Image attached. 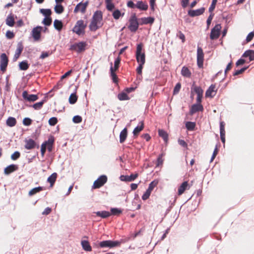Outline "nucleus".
<instances>
[{"label":"nucleus","mask_w":254,"mask_h":254,"mask_svg":"<svg viewBox=\"0 0 254 254\" xmlns=\"http://www.w3.org/2000/svg\"><path fill=\"white\" fill-rule=\"evenodd\" d=\"M129 24L128 29L131 32H135L138 28L139 23L137 21V18L135 15L132 16L129 19Z\"/></svg>","instance_id":"0eeeda50"},{"label":"nucleus","mask_w":254,"mask_h":254,"mask_svg":"<svg viewBox=\"0 0 254 254\" xmlns=\"http://www.w3.org/2000/svg\"><path fill=\"white\" fill-rule=\"evenodd\" d=\"M102 13L101 11H96L93 14L89 28L91 31H96L102 26Z\"/></svg>","instance_id":"f257e3e1"},{"label":"nucleus","mask_w":254,"mask_h":254,"mask_svg":"<svg viewBox=\"0 0 254 254\" xmlns=\"http://www.w3.org/2000/svg\"><path fill=\"white\" fill-rule=\"evenodd\" d=\"M86 44L85 42H81L77 43H75L70 46V49L72 51H75L78 53H80L85 50Z\"/></svg>","instance_id":"1a4fd4ad"},{"label":"nucleus","mask_w":254,"mask_h":254,"mask_svg":"<svg viewBox=\"0 0 254 254\" xmlns=\"http://www.w3.org/2000/svg\"><path fill=\"white\" fill-rule=\"evenodd\" d=\"M118 98L120 101L127 100L129 99L127 93L125 92L119 93L118 95Z\"/></svg>","instance_id":"4c0bfd02"},{"label":"nucleus","mask_w":254,"mask_h":254,"mask_svg":"<svg viewBox=\"0 0 254 254\" xmlns=\"http://www.w3.org/2000/svg\"><path fill=\"white\" fill-rule=\"evenodd\" d=\"M157 182L152 181L149 184L147 190L151 192L155 188V187L157 185Z\"/></svg>","instance_id":"603ef678"},{"label":"nucleus","mask_w":254,"mask_h":254,"mask_svg":"<svg viewBox=\"0 0 254 254\" xmlns=\"http://www.w3.org/2000/svg\"><path fill=\"white\" fill-rule=\"evenodd\" d=\"M54 142V138L53 137H51L48 139L47 141L44 142V144H45L46 148H47L49 152H51L52 150Z\"/></svg>","instance_id":"4be33fe9"},{"label":"nucleus","mask_w":254,"mask_h":254,"mask_svg":"<svg viewBox=\"0 0 254 254\" xmlns=\"http://www.w3.org/2000/svg\"><path fill=\"white\" fill-rule=\"evenodd\" d=\"M6 125L10 127H14L16 124V119L13 117H9L6 120Z\"/></svg>","instance_id":"f704fd0d"},{"label":"nucleus","mask_w":254,"mask_h":254,"mask_svg":"<svg viewBox=\"0 0 254 254\" xmlns=\"http://www.w3.org/2000/svg\"><path fill=\"white\" fill-rule=\"evenodd\" d=\"M195 127V124L194 122H187L186 123V127L189 130H193Z\"/></svg>","instance_id":"c03bdc74"},{"label":"nucleus","mask_w":254,"mask_h":254,"mask_svg":"<svg viewBox=\"0 0 254 254\" xmlns=\"http://www.w3.org/2000/svg\"><path fill=\"white\" fill-rule=\"evenodd\" d=\"M188 182L185 181L183 182L178 189V194L179 195H182L184 192L185 190H186L188 189Z\"/></svg>","instance_id":"cd10ccee"},{"label":"nucleus","mask_w":254,"mask_h":254,"mask_svg":"<svg viewBox=\"0 0 254 254\" xmlns=\"http://www.w3.org/2000/svg\"><path fill=\"white\" fill-rule=\"evenodd\" d=\"M105 3L107 10L112 11L115 7V5L112 2V0H105Z\"/></svg>","instance_id":"e433bc0d"},{"label":"nucleus","mask_w":254,"mask_h":254,"mask_svg":"<svg viewBox=\"0 0 254 254\" xmlns=\"http://www.w3.org/2000/svg\"><path fill=\"white\" fill-rule=\"evenodd\" d=\"M122 243V241H119L106 240L100 242L99 245L101 248H113L120 246Z\"/></svg>","instance_id":"20e7f679"},{"label":"nucleus","mask_w":254,"mask_h":254,"mask_svg":"<svg viewBox=\"0 0 254 254\" xmlns=\"http://www.w3.org/2000/svg\"><path fill=\"white\" fill-rule=\"evenodd\" d=\"M50 54L51 53H50V52H42L40 56V58L42 59H45L48 57Z\"/></svg>","instance_id":"774afa93"},{"label":"nucleus","mask_w":254,"mask_h":254,"mask_svg":"<svg viewBox=\"0 0 254 254\" xmlns=\"http://www.w3.org/2000/svg\"><path fill=\"white\" fill-rule=\"evenodd\" d=\"M205 8L201 7L196 10H190L188 11V14L191 17L199 16L203 13Z\"/></svg>","instance_id":"dca6fc26"},{"label":"nucleus","mask_w":254,"mask_h":254,"mask_svg":"<svg viewBox=\"0 0 254 254\" xmlns=\"http://www.w3.org/2000/svg\"><path fill=\"white\" fill-rule=\"evenodd\" d=\"M254 37V32H250L247 36L246 38V41L247 42H250Z\"/></svg>","instance_id":"052dcab7"},{"label":"nucleus","mask_w":254,"mask_h":254,"mask_svg":"<svg viewBox=\"0 0 254 254\" xmlns=\"http://www.w3.org/2000/svg\"><path fill=\"white\" fill-rule=\"evenodd\" d=\"M57 176V173H54L49 177H48L47 181L50 183L51 187L53 186L55 183L56 180Z\"/></svg>","instance_id":"c9c22d12"},{"label":"nucleus","mask_w":254,"mask_h":254,"mask_svg":"<svg viewBox=\"0 0 254 254\" xmlns=\"http://www.w3.org/2000/svg\"><path fill=\"white\" fill-rule=\"evenodd\" d=\"M17 169L18 167L17 165L14 164L10 165L5 168L4 173L6 175H8L16 170Z\"/></svg>","instance_id":"5701e85b"},{"label":"nucleus","mask_w":254,"mask_h":254,"mask_svg":"<svg viewBox=\"0 0 254 254\" xmlns=\"http://www.w3.org/2000/svg\"><path fill=\"white\" fill-rule=\"evenodd\" d=\"M136 59L138 64H144L145 63V55L142 52V45L139 44L137 45L136 51Z\"/></svg>","instance_id":"f03ea898"},{"label":"nucleus","mask_w":254,"mask_h":254,"mask_svg":"<svg viewBox=\"0 0 254 254\" xmlns=\"http://www.w3.org/2000/svg\"><path fill=\"white\" fill-rule=\"evenodd\" d=\"M45 102L44 100L41 102L36 103L32 105L33 108L35 110H40L43 107V105Z\"/></svg>","instance_id":"de8ad7c7"},{"label":"nucleus","mask_w":254,"mask_h":254,"mask_svg":"<svg viewBox=\"0 0 254 254\" xmlns=\"http://www.w3.org/2000/svg\"><path fill=\"white\" fill-rule=\"evenodd\" d=\"M52 18L50 17H46L43 19L42 23L46 26H50L52 23Z\"/></svg>","instance_id":"09e8293b"},{"label":"nucleus","mask_w":254,"mask_h":254,"mask_svg":"<svg viewBox=\"0 0 254 254\" xmlns=\"http://www.w3.org/2000/svg\"><path fill=\"white\" fill-rule=\"evenodd\" d=\"M243 57H249L250 61L254 60V51L253 50H248L246 51L243 54Z\"/></svg>","instance_id":"c85d7f7f"},{"label":"nucleus","mask_w":254,"mask_h":254,"mask_svg":"<svg viewBox=\"0 0 254 254\" xmlns=\"http://www.w3.org/2000/svg\"><path fill=\"white\" fill-rule=\"evenodd\" d=\"M22 95L25 100L29 102H34L38 99V97L37 95L29 94L26 91H24Z\"/></svg>","instance_id":"4468645a"},{"label":"nucleus","mask_w":254,"mask_h":254,"mask_svg":"<svg viewBox=\"0 0 254 254\" xmlns=\"http://www.w3.org/2000/svg\"><path fill=\"white\" fill-rule=\"evenodd\" d=\"M31 120L28 118H25L23 120V124L25 126H29L31 124Z\"/></svg>","instance_id":"e2e57ef3"},{"label":"nucleus","mask_w":254,"mask_h":254,"mask_svg":"<svg viewBox=\"0 0 254 254\" xmlns=\"http://www.w3.org/2000/svg\"><path fill=\"white\" fill-rule=\"evenodd\" d=\"M181 84L180 83H178L176 85V86L174 89V94H177L179 92V91L181 89Z\"/></svg>","instance_id":"bf43d9fd"},{"label":"nucleus","mask_w":254,"mask_h":254,"mask_svg":"<svg viewBox=\"0 0 254 254\" xmlns=\"http://www.w3.org/2000/svg\"><path fill=\"white\" fill-rule=\"evenodd\" d=\"M6 24L7 25L12 27L14 24V19L12 14H9L7 16L6 19Z\"/></svg>","instance_id":"c756f323"},{"label":"nucleus","mask_w":254,"mask_h":254,"mask_svg":"<svg viewBox=\"0 0 254 254\" xmlns=\"http://www.w3.org/2000/svg\"><path fill=\"white\" fill-rule=\"evenodd\" d=\"M138 176L137 174H131L129 176H125V175H122L120 177V180L122 181H125V182H131L134 181Z\"/></svg>","instance_id":"f3484780"},{"label":"nucleus","mask_w":254,"mask_h":254,"mask_svg":"<svg viewBox=\"0 0 254 254\" xmlns=\"http://www.w3.org/2000/svg\"><path fill=\"white\" fill-rule=\"evenodd\" d=\"M55 11L58 14H61L64 12V8L60 3H57L54 8Z\"/></svg>","instance_id":"ea45409f"},{"label":"nucleus","mask_w":254,"mask_h":254,"mask_svg":"<svg viewBox=\"0 0 254 254\" xmlns=\"http://www.w3.org/2000/svg\"><path fill=\"white\" fill-rule=\"evenodd\" d=\"M54 26L56 29L60 31L63 26V23L61 21L56 19L54 22Z\"/></svg>","instance_id":"72a5a7b5"},{"label":"nucleus","mask_w":254,"mask_h":254,"mask_svg":"<svg viewBox=\"0 0 254 254\" xmlns=\"http://www.w3.org/2000/svg\"><path fill=\"white\" fill-rule=\"evenodd\" d=\"M121 62V58L119 56L115 59L114 62V67L112 66V63H111V66L110 67L111 76L112 77L113 80L114 82H117V77L115 73V71L117 70L119 67V64Z\"/></svg>","instance_id":"39448f33"},{"label":"nucleus","mask_w":254,"mask_h":254,"mask_svg":"<svg viewBox=\"0 0 254 254\" xmlns=\"http://www.w3.org/2000/svg\"><path fill=\"white\" fill-rule=\"evenodd\" d=\"M40 12L46 17H50V15L52 13L51 10L50 9H41Z\"/></svg>","instance_id":"a18cd8bd"},{"label":"nucleus","mask_w":254,"mask_h":254,"mask_svg":"<svg viewBox=\"0 0 254 254\" xmlns=\"http://www.w3.org/2000/svg\"><path fill=\"white\" fill-rule=\"evenodd\" d=\"M107 178L105 175H102L96 180L93 186L94 189L99 188L103 186L107 182Z\"/></svg>","instance_id":"9d476101"},{"label":"nucleus","mask_w":254,"mask_h":254,"mask_svg":"<svg viewBox=\"0 0 254 254\" xmlns=\"http://www.w3.org/2000/svg\"><path fill=\"white\" fill-rule=\"evenodd\" d=\"M19 68L22 70H27L29 67V64L27 61H23L19 64Z\"/></svg>","instance_id":"79ce46f5"},{"label":"nucleus","mask_w":254,"mask_h":254,"mask_svg":"<svg viewBox=\"0 0 254 254\" xmlns=\"http://www.w3.org/2000/svg\"><path fill=\"white\" fill-rule=\"evenodd\" d=\"M140 24H152L154 22V19L153 17H142L139 19Z\"/></svg>","instance_id":"412c9836"},{"label":"nucleus","mask_w":254,"mask_h":254,"mask_svg":"<svg viewBox=\"0 0 254 254\" xmlns=\"http://www.w3.org/2000/svg\"><path fill=\"white\" fill-rule=\"evenodd\" d=\"M247 67H244L241 68L240 70H236L235 73H234V75H237L240 74L242 73L244 71H245L247 69Z\"/></svg>","instance_id":"338daca9"},{"label":"nucleus","mask_w":254,"mask_h":254,"mask_svg":"<svg viewBox=\"0 0 254 254\" xmlns=\"http://www.w3.org/2000/svg\"><path fill=\"white\" fill-rule=\"evenodd\" d=\"M220 138L222 142L223 143H225V131L224 128V124L223 122H221L220 125Z\"/></svg>","instance_id":"b1692460"},{"label":"nucleus","mask_w":254,"mask_h":254,"mask_svg":"<svg viewBox=\"0 0 254 254\" xmlns=\"http://www.w3.org/2000/svg\"><path fill=\"white\" fill-rule=\"evenodd\" d=\"M192 89L197 95H203V91L200 87L193 85Z\"/></svg>","instance_id":"58836bf2"},{"label":"nucleus","mask_w":254,"mask_h":254,"mask_svg":"<svg viewBox=\"0 0 254 254\" xmlns=\"http://www.w3.org/2000/svg\"><path fill=\"white\" fill-rule=\"evenodd\" d=\"M14 34L13 32L9 30L7 31L6 33V37L7 39H10L14 37Z\"/></svg>","instance_id":"680f3d73"},{"label":"nucleus","mask_w":254,"mask_h":254,"mask_svg":"<svg viewBox=\"0 0 254 254\" xmlns=\"http://www.w3.org/2000/svg\"><path fill=\"white\" fill-rule=\"evenodd\" d=\"M204 60V54L201 48L198 47L197 49V64L199 68L202 67Z\"/></svg>","instance_id":"6e6552de"},{"label":"nucleus","mask_w":254,"mask_h":254,"mask_svg":"<svg viewBox=\"0 0 254 254\" xmlns=\"http://www.w3.org/2000/svg\"><path fill=\"white\" fill-rule=\"evenodd\" d=\"M23 47L21 43H18L17 45V49L15 51V54L13 57V61H16L19 57L21 52L23 51Z\"/></svg>","instance_id":"6ab92c4d"},{"label":"nucleus","mask_w":254,"mask_h":254,"mask_svg":"<svg viewBox=\"0 0 254 254\" xmlns=\"http://www.w3.org/2000/svg\"><path fill=\"white\" fill-rule=\"evenodd\" d=\"M46 150V145H45V144H44V143H43L41 145V155H42V157L44 156Z\"/></svg>","instance_id":"69168bd1"},{"label":"nucleus","mask_w":254,"mask_h":254,"mask_svg":"<svg viewBox=\"0 0 254 254\" xmlns=\"http://www.w3.org/2000/svg\"><path fill=\"white\" fill-rule=\"evenodd\" d=\"M217 0H212L211 4L209 8V12H212L214 10L215 7V5L217 3Z\"/></svg>","instance_id":"4d7b16f0"},{"label":"nucleus","mask_w":254,"mask_h":254,"mask_svg":"<svg viewBox=\"0 0 254 254\" xmlns=\"http://www.w3.org/2000/svg\"><path fill=\"white\" fill-rule=\"evenodd\" d=\"M86 27V24H84V21L82 20H79L76 22L72 31L78 35H83L85 33V29Z\"/></svg>","instance_id":"7ed1b4c3"},{"label":"nucleus","mask_w":254,"mask_h":254,"mask_svg":"<svg viewBox=\"0 0 254 254\" xmlns=\"http://www.w3.org/2000/svg\"><path fill=\"white\" fill-rule=\"evenodd\" d=\"M159 135L160 136L162 137L165 141H167L168 140V134L164 130L159 129L158 131Z\"/></svg>","instance_id":"37998d69"},{"label":"nucleus","mask_w":254,"mask_h":254,"mask_svg":"<svg viewBox=\"0 0 254 254\" xmlns=\"http://www.w3.org/2000/svg\"><path fill=\"white\" fill-rule=\"evenodd\" d=\"M144 64H138V66L136 68V72L138 74H141L142 70Z\"/></svg>","instance_id":"0e129e2a"},{"label":"nucleus","mask_w":254,"mask_h":254,"mask_svg":"<svg viewBox=\"0 0 254 254\" xmlns=\"http://www.w3.org/2000/svg\"><path fill=\"white\" fill-rule=\"evenodd\" d=\"M217 90L215 85L211 84L206 91L205 96L206 97H213L215 95Z\"/></svg>","instance_id":"2eb2a0df"},{"label":"nucleus","mask_w":254,"mask_h":254,"mask_svg":"<svg viewBox=\"0 0 254 254\" xmlns=\"http://www.w3.org/2000/svg\"><path fill=\"white\" fill-rule=\"evenodd\" d=\"M25 147L27 149H31L35 148L36 143L34 140L32 139H27L25 140Z\"/></svg>","instance_id":"aec40b11"},{"label":"nucleus","mask_w":254,"mask_h":254,"mask_svg":"<svg viewBox=\"0 0 254 254\" xmlns=\"http://www.w3.org/2000/svg\"><path fill=\"white\" fill-rule=\"evenodd\" d=\"M42 190H43L42 187H36V188H35L32 189L31 190H30L28 194L30 196H32V195L40 192V191H41Z\"/></svg>","instance_id":"a19ab883"},{"label":"nucleus","mask_w":254,"mask_h":254,"mask_svg":"<svg viewBox=\"0 0 254 254\" xmlns=\"http://www.w3.org/2000/svg\"><path fill=\"white\" fill-rule=\"evenodd\" d=\"M42 30V27L40 26H38L32 29L31 35L35 41H38L40 39Z\"/></svg>","instance_id":"9b49d317"},{"label":"nucleus","mask_w":254,"mask_h":254,"mask_svg":"<svg viewBox=\"0 0 254 254\" xmlns=\"http://www.w3.org/2000/svg\"><path fill=\"white\" fill-rule=\"evenodd\" d=\"M77 100V97L75 93H72L69 98V102L71 104H73L76 103Z\"/></svg>","instance_id":"49530a36"},{"label":"nucleus","mask_w":254,"mask_h":254,"mask_svg":"<svg viewBox=\"0 0 254 254\" xmlns=\"http://www.w3.org/2000/svg\"><path fill=\"white\" fill-rule=\"evenodd\" d=\"M98 216H100L103 218H106L111 215V213L107 211H97L95 212Z\"/></svg>","instance_id":"2f4dec72"},{"label":"nucleus","mask_w":254,"mask_h":254,"mask_svg":"<svg viewBox=\"0 0 254 254\" xmlns=\"http://www.w3.org/2000/svg\"><path fill=\"white\" fill-rule=\"evenodd\" d=\"M72 121L76 124L80 123L82 122V118L81 116L77 115L73 117Z\"/></svg>","instance_id":"864d4df0"},{"label":"nucleus","mask_w":254,"mask_h":254,"mask_svg":"<svg viewBox=\"0 0 254 254\" xmlns=\"http://www.w3.org/2000/svg\"><path fill=\"white\" fill-rule=\"evenodd\" d=\"M151 193V192L147 190L142 196V199L144 200L147 199L150 196Z\"/></svg>","instance_id":"5fc2aeb1"},{"label":"nucleus","mask_w":254,"mask_h":254,"mask_svg":"<svg viewBox=\"0 0 254 254\" xmlns=\"http://www.w3.org/2000/svg\"><path fill=\"white\" fill-rule=\"evenodd\" d=\"M111 213L114 215H117L120 214L122 212V210L117 208H112L111 209Z\"/></svg>","instance_id":"13d9d810"},{"label":"nucleus","mask_w":254,"mask_h":254,"mask_svg":"<svg viewBox=\"0 0 254 254\" xmlns=\"http://www.w3.org/2000/svg\"><path fill=\"white\" fill-rule=\"evenodd\" d=\"M49 124L51 126H55L58 123V119L56 117L51 118L48 121Z\"/></svg>","instance_id":"8fccbe9b"},{"label":"nucleus","mask_w":254,"mask_h":254,"mask_svg":"<svg viewBox=\"0 0 254 254\" xmlns=\"http://www.w3.org/2000/svg\"><path fill=\"white\" fill-rule=\"evenodd\" d=\"M121 15V12L118 9L115 10L113 13V16L115 19H118Z\"/></svg>","instance_id":"3c124183"},{"label":"nucleus","mask_w":254,"mask_h":254,"mask_svg":"<svg viewBox=\"0 0 254 254\" xmlns=\"http://www.w3.org/2000/svg\"><path fill=\"white\" fill-rule=\"evenodd\" d=\"M127 136V129L125 128L123 129L120 134V142L121 143L124 142Z\"/></svg>","instance_id":"7c9ffc66"},{"label":"nucleus","mask_w":254,"mask_h":254,"mask_svg":"<svg viewBox=\"0 0 254 254\" xmlns=\"http://www.w3.org/2000/svg\"><path fill=\"white\" fill-rule=\"evenodd\" d=\"M203 110V108L202 105L200 103H197L191 106L190 113V114L192 115L197 112L202 111Z\"/></svg>","instance_id":"a211bd4d"},{"label":"nucleus","mask_w":254,"mask_h":254,"mask_svg":"<svg viewBox=\"0 0 254 254\" xmlns=\"http://www.w3.org/2000/svg\"><path fill=\"white\" fill-rule=\"evenodd\" d=\"M81 245L84 251L87 252H91L92 251V248L88 241L86 240H82L81 242Z\"/></svg>","instance_id":"a878e982"},{"label":"nucleus","mask_w":254,"mask_h":254,"mask_svg":"<svg viewBox=\"0 0 254 254\" xmlns=\"http://www.w3.org/2000/svg\"><path fill=\"white\" fill-rule=\"evenodd\" d=\"M20 154L18 151L14 152L11 156V158L13 160L17 159L20 157Z\"/></svg>","instance_id":"6e6d98bb"},{"label":"nucleus","mask_w":254,"mask_h":254,"mask_svg":"<svg viewBox=\"0 0 254 254\" xmlns=\"http://www.w3.org/2000/svg\"><path fill=\"white\" fill-rule=\"evenodd\" d=\"M88 4V1H85L84 3H82V2H79L75 6L74 9V12L77 13L78 11H80L81 13H84L85 12Z\"/></svg>","instance_id":"ddd939ff"},{"label":"nucleus","mask_w":254,"mask_h":254,"mask_svg":"<svg viewBox=\"0 0 254 254\" xmlns=\"http://www.w3.org/2000/svg\"><path fill=\"white\" fill-rule=\"evenodd\" d=\"M144 128V124L143 121H141L139 122V125L135 127L133 131V134L134 135L136 136L138 134V133L143 129Z\"/></svg>","instance_id":"bb28decb"},{"label":"nucleus","mask_w":254,"mask_h":254,"mask_svg":"<svg viewBox=\"0 0 254 254\" xmlns=\"http://www.w3.org/2000/svg\"><path fill=\"white\" fill-rule=\"evenodd\" d=\"M221 29V25L216 24L211 31L210 38L211 40L216 39L218 38L220 34V30Z\"/></svg>","instance_id":"423d86ee"},{"label":"nucleus","mask_w":254,"mask_h":254,"mask_svg":"<svg viewBox=\"0 0 254 254\" xmlns=\"http://www.w3.org/2000/svg\"><path fill=\"white\" fill-rule=\"evenodd\" d=\"M181 74L183 76L190 77L191 76V72L189 68L186 66H183L181 70Z\"/></svg>","instance_id":"473e14b6"},{"label":"nucleus","mask_w":254,"mask_h":254,"mask_svg":"<svg viewBox=\"0 0 254 254\" xmlns=\"http://www.w3.org/2000/svg\"><path fill=\"white\" fill-rule=\"evenodd\" d=\"M135 7L140 10H146L148 8L147 3L145 2L138 1L135 4Z\"/></svg>","instance_id":"393cba45"},{"label":"nucleus","mask_w":254,"mask_h":254,"mask_svg":"<svg viewBox=\"0 0 254 254\" xmlns=\"http://www.w3.org/2000/svg\"><path fill=\"white\" fill-rule=\"evenodd\" d=\"M8 58L5 54L3 53L0 55V70L4 72L6 70L8 64Z\"/></svg>","instance_id":"f8f14e48"}]
</instances>
